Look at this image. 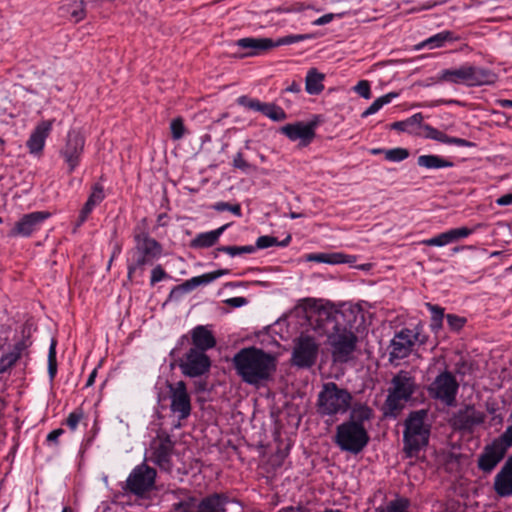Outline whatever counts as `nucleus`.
Wrapping results in <instances>:
<instances>
[{"label": "nucleus", "mask_w": 512, "mask_h": 512, "mask_svg": "<svg viewBox=\"0 0 512 512\" xmlns=\"http://www.w3.org/2000/svg\"><path fill=\"white\" fill-rule=\"evenodd\" d=\"M352 400V394L347 389L339 387L335 382H326L317 396V413L322 417L345 414Z\"/></svg>", "instance_id": "4"}, {"label": "nucleus", "mask_w": 512, "mask_h": 512, "mask_svg": "<svg viewBox=\"0 0 512 512\" xmlns=\"http://www.w3.org/2000/svg\"><path fill=\"white\" fill-rule=\"evenodd\" d=\"M229 224H225L218 229L198 234L190 243L192 248H209L215 245L219 237L228 228Z\"/></svg>", "instance_id": "30"}, {"label": "nucleus", "mask_w": 512, "mask_h": 512, "mask_svg": "<svg viewBox=\"0 0 512 512\" xmlns=\"http://www.w3.org/2000/svg\"><path fill=\"white\" fill-rule=\"evenodd\" d=\"M307 259L318 263L341 264L350 262V256L343 253H313Z\"/></svg>", "instance_id": "32"}, {"label": "nucleus", "mask_w": 512, "mask_h": 512, "mask_svg": "<svg viewBox=\"0 0 512 512\" xmlns=\"http://www.w3.org/2000/svg\"><path fill=\"white\" fill-rule=\"evenodd\" d=\"M451 241L455 242L459 239L466 238L472 234L473 229L467 227H460L448 230Z\"/></svg>", "instance_id": "51"}, {"label": "nucleus", "mask_w": 512, "mask_h": 512, "mask_svg": "<svg viewBox=\"0 0 512 512\" xmlns=\"http://www.w3.org/2000/svg\"><path fill=\"white\" fill-rule=\"evenodd\" d=\"M191 340L192 348H197L205 353L216 345V339L212 332L202 325L196 326L191 330Z\"/></svg>", "instance_id": "23"}, {"label": "nucleus", "mask_w": 512, "mask_h": 512, "mask_svg": "<svg viewBox=\"0 0 512 512\" xmlns=\"http://www.w3.org/2000/svg\"><path fill=\"white\" fill-rule=\"evenodd\" d=\"M319 346L310 336H301L293 348L291 362L298 368L312 367L318 356Z\"/></svg>", "instance_id": "12"}, {"label": "nucleus", "mask_w": 512, "mask_h": 512, "mask_svg": "<svg viewBox=\"0 0 512 512\" xmlns=\"http://www.w3.org/2000/svg\"><path fill=\"white\" fill-rule=\"evenodd\" d=\"M236 45L242 49L250 50L246 55L253 56L274 48V41L270 38L246 37L237 40Z\"/></svg>", "instance_id": "24"}, {"label": "nucleus", "mask_w": 512, "mask_h": 512, "mask_svg": "<svg viewBox=\"0 0 512 512\" xmlns=\"http://www.w3.org/2000/svg\"><path fill=\"white\" fill-rule=\"evenodd\" d=\"M399 96L398 92H389L379 98H377L362 114V118H366L370 115L378 112L384 105L392 102L393 99Z\"/></svg>", "instance_id": "34"}, {"label": "nucleus", "mask_w": 512, "mask_h": 512, "mask_svg": "<svg viewBox=\"0 0 512 512\" xmlns=\"http://www.w3.org/2000/svg\"><path fill=\"white\" fill-rule=\"evenodd\" d=\"M496 204L499 206H508L512 204V194H505L498 199H496Z\"/></svg>", "instance_id": "62"}, {"label": "nucleus", "mask_w": 512, "mask_h": 512, "mask_svg": "<svg viewBox=\"0 0 512 512\" xmlns=\"http://www.w3.org/2000/svg\"><path fill=\"white\" fill-rule=\"evenodd\" d=\"M53 121H42L32 131L29 139L27 140V148L31 154L40 153L45 145L46 138L52 130Z\"/></svg>", "instance_id": "20"}, {"label": "nucleus", "mask_w": 512, "mask_h": 512, "mask_svg": "<svg viewBox=\"0 0 512 512\" xmlns=\"http://www.w3.org/2000/svg\"><path fill=\"white\" fill-rule=\"evenodd\" d=\"M458 388L459 384L455 376L449 371H444L429 385L428 393L433 399L452 406L455 403Z\"/></svg>", "instance_id": "10"}, {"label": "nucleus", "mask_w": 512, "mask_h": 512, "mask_svg": "<svg viewBox=\"0 0 512 512\" xmlns=\"http://www.w3.org/2000/svg\"><path fill=\"white\" fill-rule=\"evenodd\" d=\"M418 385L415 376L410 371L400 370L396 373L387 390L385 400L386 415L396 417L409 402L416 392Z\"/></svg>", "instance_id": "3"}, {"label": "nucleus", "mask_w": 512, "mask_h": 512, "mask_svg": "<svg viewBox=\"0 0 512 512\" xmlns=\"http://www.w3.org/2000/svg\"><path fill=\"white\" fill-rule=\"evenodd\" d=\"M212 209H214L215 211H218V212L230 211L237 217H241V215H242L241 206L238 203L230 204L228 202L221 201V202H217V203L213 204Z\"/></svg>", "instance_id": "45"}, {"label": "nucleus", "mask_w": 512, "mask_h": 512, "mask_svg": "<svg viewBox=\"0 0 512 512\" xmlns=\"http://www.w3.org/2000/svg\"><path fill=\"white\" fill-rule=\"evenodd\" d=\"M446 319L449 327L455 331L460 330L466 322L465 318L457 316L455 314H447Z\"/></svg>", "instance_id": "53"}, {"label": "nucleus", "mask_w": 512, "mask_h": 512, "mask_svg": "<svg viewBox=\"0 0 512 512\" xmlns=\"http://www.w3.org/2000/svg\"><path fill=\"white\" fill-rule=\"evenodd\" d=\"M426 246H445L452 243L449 232H443L435 237L426 239L422 242Z\"/></svg>", "instance_id": "46"}, {"label": "nucleus", "mask_w": 512, "mask_h": 512, "mask_svg": "<svg viewBox=\"0 0 512 512\" xmlns=\"http://www.w3.org/2000/svg\"><path fill=\"white\" fill-rule=\"evenodd\" d=\"M166 277H167V274H166L165 270L162 268L161 265H157L151 271L150 284L153 286L156 283L165 279Z\"/></svg>", "instance_id": "57"}, {"label": "nucleus", "mask_w": 512, "mask_h": 512, "mask_svg": "<svg viewBox=\"0 0 512 512\" xmlns=\"http://www.w3.org/2000/svg\"><path fill=\"white\" fill-rule=\"evenodd\" d=\"M171 136L173 140H180L186 133V128L181 117L175 118L170 123Z\"/></svg>", "instance_id": "42"}, {"label": "nucleus", "mask_w": 512, "mask_h": 512, "mask_svg": "<svg viewBox=\"0 0 512 512\" xmlns=\"http://www.w3.org/2000/svg\"><path fill=\"white\" fill-rule=\"evenodd\" d=\"M408 500L397 499L391 501L385 508L378 509L377 512H408Z\"/></svg>", "instance_id": "44"}, {"label": "nucleus", "mask_w": 512, "mask_h": 512, "mask_svg": "<svg viewBox=\"0 0 512 512\" xmlns=\"http://www.w3.org/2000/svg\"><path fill=\"white\" fill-rule=\"evenodd\" d=\"M26 349V343L21 340L16 342L8 352L3 353L0 357V374L12 368L22 357Z\"/></svg>", "instance_id": "28"}, {"label": "nucleus", "mask_w": 512, "mask_h": 512, "mask_svg": "<svg viewBox=\"0 0 512 512\" xmlns=\"http://www.w3.org/2000/svg\"><path fill=\"white\" fill-rule=\"evenodd\" d=\"M426 410L411 412L405 421L403 433L405 450L411 455L417 453L429 441L430 426L425 423Z\"/></svg>", "instance_id": "7"}, {"label": "nucleus", "mask_w": 512, "mask_h": 512, "mask_svg": "<svg viewBox=\"0 0 512 512\" xmlns=\"http://www.w3.org/2000/svg\"><path fill=\"white\" fill-rule=\"evenodd\" d=\"M316 124L297 122L294 124H287L281 127V133L287 136L290 140H301L303 145L309 144L315 137Z\"/></svg>", "instance_id": "18"}, {"label": "nucleus", "mask_w": 512, "mask_h": 512, "mask_svg": "<svg viewBox=\"0 0 512 512\" xmlns=\"http://www.w3.org/2000/svg\"><path fill=\"white\" fill-rule=\"evenodd\" d=\"M233 167L236 169H239L245 173H249L251 171H256L257 167L249 162H247L244 158V155L242 152L236 153V155L233 158Z\"/></svg>", "instance_id": "41"}, {"label": "nucleus", "mask_w": 512, "mask_h": 512, "mask_svg": "<svg viewBox=\"0 0 512 512\" xmlns=\"http://www.w3.org/2000/svg\"><path fill=\"white\" fill-rule=\"evenodd\" d=\"M325 75L316 68L308 70L305 78V90L310 95H318L324 90Z\"/></svg>", "instance_id": "31"}, {"label": "nucleus", "mask_w": 512, "mask_h": 512, "mask_svg": "<svg viewBox=\"0 0 512 512\" xmlns=\"http://www.w3.org/2000/svg\"><path fill=\"white\" fill-rule=\"evenodd\" d=\"M503 420H504V417L501 413L495 414L494 416L491 417V419L489 421V426L490 427H500V426H502Z\"/></svg>", "instance_id": "63"}, {"label": "nucleus", "mask_w": 512, "mask_h": 512, "mask_svg": "<svg viewBox=\"0 0 512 512\" xmlns=\"http://www.w3.org/2000/svg\"><path fill=\"white\" fill-rule=\"evenodd\" d=\"M105 198L103 186L99 183H96L92 187V191L87 200H89L94 205H99Z\"/></svg>", "instance_id": "48"}, {"label": "nucleus", "mask_w": 512, "mask_h": 512, "mask_svg": "<svg viewBox=\"0 0 512 512\" xmlns=\"http://www.w3.org/2000/svg\"><path fill=\"white\" fill-rule=\"evenodd\" d=\"M327 340L334 363L344 364L353 359L358 337L351 328L342 326L337 318Z\"/></svg>", "instance_id": "6"}, {"label": "nucleus", "mask_w": 512, "mask_h": 512, "mask_svg": "<svg viewBox=\"0 0 512 512\" xmlns=\"http://www.w3.org/2000/svg\"><path fill=\"white\" fill-rule=\"evenodd\" d=\"M50 217V213L46 211H35L23 215L10 231V236L28 237L34 231L40 229L42 223Z\"/></svg>", "instance_id": "15"}, {"label": "nucleus", "mask_w": 512, "mask_h": 512, "mask_svg": "<svg viewBox=\"0 0 512 512\" xmlns=\"http://www.w3.org/2000/svg\"><path fill=\"white\" fill-rule=\"evenodd\" d=\"M64 433V430L62 428H58V429H55L53 431H51L48 435H47V441L48 442H55L57 443L58 441V438Z\"/></svg>", "instance_id": "61"}, {"label": "nucleus", "mask_w": 512, "mask_h": 512, "mask_svg": "<svg viewBox=\"0 0 512 512\" xmlns=\"http://www.w3.org/2000/svg\"><path fill=\"white\" fill-rule=\"evenodd\" d=\"M59 13L62 17H67L74 23H78L86 16L83 0H63L59 7Z\"/></svg>", "instance_id": "26"}, {"label": "nucleus", "mask_w": 512, "mask_h": 512, "mask_svg": "<svg viewBox=\"0 0 512 512\" xmlns=\"http://www.w3.org/2000/svg\"><path fill=\"white\" fill-rule=\"evenodd\" d=\"M494 490L500 497L512 495V456L495 476Z\"/></svg>", "instance_id": "21"}, {"label": "nucleus", "mask_w": 512, "mask_h": 512, "mask_svg": "<svg viewBox=\"0 0 512 512\" xmlns=\"http://www.w3.org/2000/svg\"><path fill=\"white\" fill-rule=\"evenodd\" d=\"M423 119L424 117L422 113H415L411 117L407 118L405 122L407 126L419 125L422 128Z\"/></svg>", "instance_id": "60"}, {"label": "nucleus", "mask_w": 512, "mask_h": 512, "mask_svg": "<svg viewBox=\"0 0 512 512\" xmlns=\"http://www.w3.org/2000/svg\"><path fill=\"white\" fill-rule=\"evenodd\" d=\"M277 244H278V240L276 237L270 236V235H264V236H260L256 240V245L254 247H255V250L256 249H266V248L275 246Z\"/></svg>", "instance_id": "50"}, {"label": "nucleus", "mask_w": 512, "mask_h": 512, "mask_svg": "<svg viewBox=\"0 0 512 512\" xmlns=\"http://www.w3.org/2000/svg\"><path fill=\"white\" fill-rule=\"evenodd\" d=\"M96 206L97 205H94L89 200L86 201V203L84 204L83 208L80 211L79 218H78V221H77V227L82 225L87 220L89 214L92 212V210Z\"/></svg>", "instance_id": "55"}, {"label": "nucleus", "mask_w": 512, "mask_h": 512, "mask_svg": "<svg viewBox=\"0 0 512 512\" xmlns=\"http://www.w3.org/2000/svg\"><path fill=\"white\" fill-rule=\"evenodd\" d=\"M413 334V344L415 342L419 343L420 345H424L427 342V335H425L422 332V326L417 325L414 330H412Z\"/></svg>", "instance_id": "58"}, {"label": "nucleus", "mask_w": 512, "mask_h": 512, "mask_svg": "<svg viewBox=\"0 0 512 512\" xmlns=\"http://www.w3.org/2000/svg\"><path fill=\"white\" fill-rule=\"evenodd\" d=\"M135 246L130 250L128 260V278L132 279L137 270H144L145 265L152 264L162 254V246L145 231L136 226L133 231Z\"/></svg>", "instance_id": "2"}, {"label": "nucleus", "mask_w": 512, "mask_h": 512, "mask_svg": "<svg viewBox=\"0 0 512 512\" xmlns=\"http://www.w3.org/2000/svg\"><path fill=\"white\" fill-rule=\"evenodd\" d=\"M229 497L224 493H213L199 500L198 512H226Z\"/></svg>", "instance_id": "22"}, {"label": "nucleus", "mask_w": 512, "mask_h": 512, "mask_svg": "<svg viewBox=\"0 0 512 512\" xmlns=\"http://www.w3.org/2000/svg\"><path fill=\"white\" fill-rule=\"evenodd\" d=\"M409 151L406 148H393V149H387L385 151V159L390 162H401L408 158Z\"/></svg>", "instance_id": "40"}, {"label": "nucleus", "mask_w": 512, "mask_h": 512, "mask_svg": "<svg viewBox=\"0 0 512 512\" xmlns=\"http://www.w3.org/2000/svg\"><path fill=\"white\" fill-rule=\"evenodd\" d=\"M369 439L361 423L346 421L336 428L335 443L342 451L358 454L367 446Z\"/></svg>", "instance_id": "8"}, {"label": "nucleus", "mask_w": 512, "mask_h": 512, "mask_svg": "<svg viewBox=\"0 0 512 512\" xmlns=\"http://www.w3.org/2000/svg\"><path fill=\"white\" fill-rule=\"evenodd\" d=\"M83 411L81 409H76L73 412H71L67 419H66V425L72 430H76L79 422L83 419Z\"/></svg>", "instance_id": "49"}, {"label": "nucleus", "mask_w": 512, "mask_h": 512, "mask_svg": "<svg viewBox=\"0 0 512 512\" xmlns=\"http://www.w3.org/2000/svg\"><path fill=\"white\" fill-rule=\"evenodd\" d=\"M417 164L420 167H425L427 169H439V168H446V167H452L454 164L453 162L442 158L438 155H421L417 159Z\"/></svg>", "instance_id": "33"}, {"label": "nucleus", "mask_w": 512, "mask_h": 512, "mask_svg": "<svg viewBox=\"0 0 512 512\" xmlns=\"http://www.w3.org/2000/svg\"><path fill=\"white\" fill-rule=\"evenodd\" d=\"M422 129L426 132V138L433 139L444 144H453L459 147H472L474 145L472 142L466 139L448 136L447 134L428 124L422 125Z\"/></svg>", "instance_id": "27"}, {"label": "nucleus", "mask_w": 512, "mask_h": 512, "mask_svg": "<svg viewBox=\"0 0 512 512\" xmlns=\"http://www.w3.org/2000/svg\"><path fill=\"white\" fill-rule=\"evenodd\" d=\"M454 34L451 31H442L437 33L430 38L426 39L422 46H427L430 49L439 48L444 46L446 42L455 40Z\"/></svg>", "instance_id": "35"}, {"label": "nucleus", "mask_w": 512, "mask_h": 512, "mask_svg": "<svg viewBox=\"0 0 512 512\" xmlns=\"http://www.w3.org/2000/svg\"><path fill=\"white\" fill-rule=\"evenodd\" d=\"M96 206L97 205H94L89 200L86 201V203L84 204L83 208L80 211L79 218H78V221H77V227L82 225L87 220L89 214L92 212V210Z\"/></svg>", "instance_id": "56"}, {"label": "nucleus", "mask_w": 512, "mask_h": 512, "mask_svg": "<svg viewBox=\"0 0 512 512\" xmlns=\"http://www.w3.org/2000/svg\"><path fill=\"white\" fill-rule=\"evenodd\" d=\"M174 448V443L169 437L160 440L153 448L151 461H153L160 469L164 471H171L172 460L171 455Z\"/></svg>", "instance_id": "19"}, {"label": "nucleus", "mask_w": 512, "mask_h": 512, "mask_svg": "<svg viewBox=\"0 0 512 512\" xmlns=\"http://www.w3.org/2000/svg\"><path fill=\"white\" fill-rule=\"evenodd\" d=\"M232 361L241 379L252 385L267 380L275 370L274 357L256 347L241 349Z\"/></svg>", "instance_id": "1"}, {"label": "nucleus", "mask_w": 512, "mask_h": 512, "mask_svg": "<svg viewBox=\"0 0 512 512\" xmlns=\"http://www.w3.org/2000/svg\"><path fill=\"white\" fill-rule=\"evenodd\" d=\"M169 494L172 496L173 503L184 501L186 497L191 496L193 493L184 488H177L174 490H171Z\"/></svg>", "instance_id": "54"}, {"label": "nucleus", "mask_w": 512, "mask_h": 512, "mask_svg": "<svg viewBox=\"0 0 512 512\" xmlns=\"http://www.w3.org/2000/svg\"><path fill=\"white\" fill-rule=\"evenodd\" d=\"M199 500L192 494L186 497L184 501L172 503L171 512H198Z\"/></svg>", "instance_id": "37"}, {"label": "nucleus", "mask_w": 512, "mask_h": 512, "mask_svg": "<svg viewBox=\"0 0 512 512\" xmlns=\"http://www.w3.org/2000/svg\"><path fill=\"white\" fill-rule=\"evenodd\" d=\"M237 103L247 109L261 112L263 115L275 122L284 121L287 118L286 112L274 103H264L258 99L240 96Z\"/></svg>", "instance_id": "16"}, {"label": "nucleus", "mask_w": 512, "mask_h": 512, "mask_svg": "<svg viewBox=\"0 0 512 512\" xmlns=\"http://www.w3.org/2000/svg\"><path fill=\"white\" fill-rule=\"evenodd\" d=\"M156 470L146 464L136 466L126 480V488L131 493L141 496L149 491L154 483Z\"/></svg>", "instance_id": "13"}, {"label": "nucleus", "mask_w": 512, "mask_h": 512, "mask_svg": "<svg viewBox=\"0 0 512 512\" xmlns=\"http://www.w3.org/2000/svg\"><path fill=\"white\" fill-rule=\"evenodd\" d=\"M225 303L231 307L238 308L247 304V299L244 297H232L225 300Z\"/></svg>", "instance_id": "59"}, {"label": "nucleus", "mask_w": 512, "mask_h": 512, "mask_svg": "<svg viewBox=\"0 0 512 512\" xmlns=\"http://www.w3.org/2000/svg\"><path fill=\"white\" fill-rule=\"evenodd\" d=\"M485 419L486 415L476 410L473 406H467L456 417L457 423L462 429H472L474 426L483 424Z\"/></svg>", "instance_id": "25"}, {"label": "nucleus", "mask_w": 512, "mask_h": 512, "mask_svg": "<svg viewBox=\"0 0 512 512\" xmlns=\"http://www.w3.org/2000/svg\"><path fill=\"white\" fill-rule=\"evenodd\" d=\"M57 373V361H56V341H52L49 352H48V374L51 380L54 379Z\"/></svg>", "instance_id": "43"}, {"label": "nucleus", "mask_w": 512, "mask_h": 512, "mask_svg": "<svg viewBox=\"0 0 512 512\" xmlns=\"http://www.w3.org/2000/svg\"><path fill=\"white\" fill-rule=\"evenodd\" d=\"M311 37L312 36L309 34L287 35L277 39V41H274V47H278L281 45H290L296 42L310 39Z\"/></svg>", "instance_id": "47"}, {"label": "nucleus", "mask_w": 512, "mask_h": 512, "mask_svg": "<svg viewBox=\"0 0 512 512\" xmlns=\"http://www.w3.org/2000/svg\"><path fill=\"white\" fill-rule=\"evenodd\" d=\"M354 91L359 94L364 99H370L371 98V88L370 83L367 80H361L359 81L356 86L354 87Z\"/></svg>", "instance_id": "52"}, {"label": "nucleus", "mask_w": 512, "mask_h": 512, "mask_svg": "<svg viewBox=\"0 0 512 512\" xmlns=\"http://www.w3.org/2000/svg\"><path fill=\"white\" fill-rule=\"evenodd\" d=\"M426 307L431 312L430 328L433 332L438 333L443 326L444 309L431 303H426Z\"/></svg>", "instance_id": "36"}, {"label": "nucleus", "mask_w": 512, "mask_h": 512, "mask_svg": "<svg viewBox=\"0 0 512 512\" xmlns=\"http://www.w3.org/2000/svg\"><path fill=\"white\" fill-rule=\"evenodd\" d=\"M438 81L474 87L494 84L497 75L490 69L466 63L456 69L442 70L438 75Z\"/></svg>", "instance_id": "5"}, {"label": "nucleus", "mask_w": 512, "mask_h": 512, "mask_svg": "<svg viewBox=\"0 0 512 512\" xmlns=\"http://www.w3.org/2000/svg\"><path fill=\"white\" fill-rule=\"evenodd\" d=\"M84 145L85 139L80 132L76 130L68 132L66 144L60 154L69 167V173H72L79 165Z\"/></svg>", "instance_id": "14"}, {"label": "nucleus", "mask_w": 512, "mask_h": 512, "mask_svg": "<svg viewBox=\"0 0 512 512\" xmlns=\"http://www.w3.org/2000/svg\"><path fill=\"white\" fill-rule=\"evenodd\" d=\"M178 366L184 376L197 378L209 373L211 360L204 351L197 348H190L178 360Z\"/></svg>", "instance_id": "9"}, {"label": "nucleus", "mask_w": 512, "mask_h": 512, "mask_svg": "<svg viewBox=\"0 0 512 512\" xmlns=\"http://www.w3.org/2000/svg\"><path fill=\"white\" fill-rule=\"evenodd\" d=\"M170 410L177 415L179 420L187 419L192 411L191 395L187 390V385L183 380L167 385Z\"/></svg>", "instance_id": "11"}, {"label": "nucleus", "mask_w": 512, "mask_h": 512, "mask_svg": "<svg viewBox=\"0 0 512 512\" xmlns=\"http://www.w3.org/2000/svg\"><path fill=\"white\" fill-rule=\"evenodd\" d=\"M333 17H334L333 14H325V15L319 17L318 19H316L313 24L317 25V26L328 24L332 21Z\"/></svg>", "instance_id": "64"}, {"label": "nucleus", "mask_w": 512, "mask_h": 512, "mask_svg": "<svg viewBox=\"0 0 512 512\" xmlns=\"http://www.w3.org/2000/svg\"><path fill=\"white\" fill-rule=\"evenodd\" d=\"M373 411L366 405H358L353 408L351 412V419L349 421H354L363 424L364 421H368L372 418Z\"/></svg>", "instance_id": "38"}, {"label": "nucleus", "mask_w": 512, "mask_h": 512, "mask_svg": "<svg viewBox=\"0 0 512 512\" xmlns=\"http://www.w3.org/2000/svg\"><path fill=\"white\" fill-rule=\"evenodd\" d=\"M413 334L412 329L404 328L396 333L390 342V361L404 359L412 351Z\"/></svg>", "instance_id": "17"}, {"label": "nucleus", "mask_w": 512, "mask_h": 512, "mask_svg": "<svg viewBox=\"0 0 512 512\" xmlns=\"http://www.w3.org/2000/svg\"><path fill=\"white\" fill-rule=\"evenodd\" d=\"M229 273V270L227 269H219L210 273H205L200 276L193 277L187 281H185L183 284H181L177 289H180L184 292H190L196 287L200 285H207L214 280L218 279L219 277L226 275Z\"/></svg>", "instance_id": "29"}, {"label": "nucleus", "mask_w": 512, "mask_h": 512, "mask_svg": "<svg viewBox=\"0 0 512 512\" xmlns=\"http://www.w3.org/2000/svg\"><path fill=\"white\" fill-rule=\"evenodd\" d=\"M217 251L226 253L231 257L239 256L242 254H251L255 252V247L253 245H245V246H221L217 248Z\"/></svg>", "instance_id": "39"}]
</instances>
